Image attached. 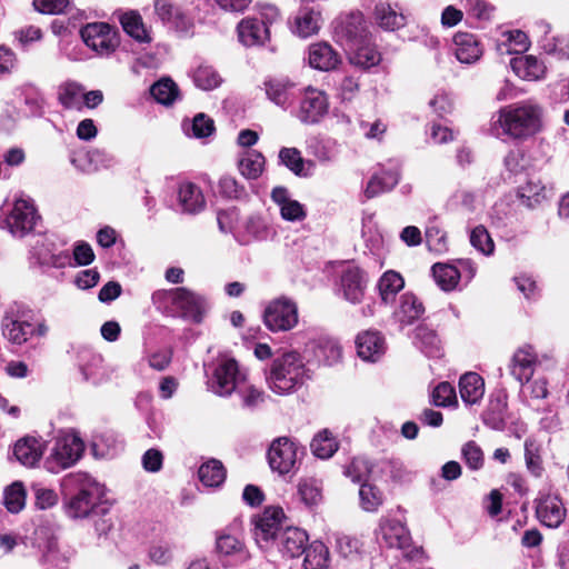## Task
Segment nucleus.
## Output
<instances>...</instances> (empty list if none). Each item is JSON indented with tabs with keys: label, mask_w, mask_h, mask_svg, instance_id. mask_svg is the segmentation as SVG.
<instances>
[{
	"label": "nucleus",
	"mask_w": 569,
	"mask_h": 569,
	"mask_svg": "<svg viewBox=\"0 0 569 569\" xmlns=\"http://www.w3.org/2000/svg\"><path fill=\"white\" fill-rule=\"evenodd\" d=\"M498 122L509 137L527 139L541 130L542 109L531 103L510 104L500 109Z\"/></svg>",
	"instance_id": "nucleus-1"
},
{
	"label": "nucleus",
	"mask_w": 569,
	"mask_h": 569,
	"mask_svg": "<svg viewBox=\"0 0 569 569\" xmlns=\"http://www.w3.org/2000/svg\"><path fill=\"white\" fill-rule=\"evenodd\" d=\"M309 378L302 357L296 352H287L277 358L267 376L269 388L278 393L286 395L305 383Z\"/></svg>",
	"instance_id": "nucleus-2"
},
{
	"label": "nucleus",
	"mask_w": 569,
	"mask_h": 569,
	"mask_svg": "<svg viewBox=\"0 0 569 569\" xmlns=\"http://www.w3.org/2000/svg\"><path fill=\"white\" fill-rule=\"evenodd\" d=\"M79 487L66 503V511L70 518L78 519L96 512L104 490L101 485L87 475L78 473L70 478Z\"/></svg>",
	"instance_id": "nucleus-3"
},
{
	"label": "nucleus",
	"mask_w": 569,
	"mask_h": 569,
	"mask_svg": "<svg viewBox=\"0 0 569 569\" xmlns=\"http://www.w3.org/2000/svg\"><path fill=\"white\" fill-rule=\"evenodd\" d=\"M152 301L159 307L172 305L176 309L181 311L182 316L190 317L194 320H199L206 306L203 297L183 287L170 290H158L153 292Z\"/></svg>",
	"instance_id": "nucleus-4"
},
{
	"label": "nucleus",
	"mask_w": 569,
	"mask_h": 569,
	"mask_svg": "<svg viewBox=\"0 0 569 569\" xmlns=\"http://www.w3.org/2000/svg\"><path fill=\"white\" fill-rule=\"evenodd\" d=\"M84 451L83 441L74 433H66L58 437L51 453L46 460V468L52 472L67 469L74 465Z\"/></svg>",
	"instance_id": "nucleus-5"
},
{
	"label": "nucleus",
	"mask_w": 569,
	"mask_h": 569,
	"mask_svg": "<svg viewBox=\"0 0 569 569\" xmlns=\"http://www.w3.org/2000/svg\"><path fill=\"white\" fill-rule=\"evenodd\" d=\"M380 533L385 543L401 550L405 558L417 561L423 558V549L411 545L409 531L400 521L388 520L381 523Z\"/></svg>",
	"instance_id": "nucleus-6"
},
{
	"label": "nucleus",
	"mask_w": 569,
	"mask_h": 569,
	"mask_svg": "<svg viewBox=\"0 0 569 569\" xmlns=\"http://www.w3.org/2000/svg\"><path fill=\"white\" fill-rule=\"evenodd\" d=\"M263 322L271 331H288L298 323V309L287 298L271 301L264 309Z\"/></svg>",
	"instance_id": "nucleus-7"
},
{
	"label": "nucleus",
	"mask_w": 569,
	"mask_h": 569,
	"mask_svg": "<svg viewBox=\"0 0 569 569\" xmlns=\"http://www.w3.org/2000/svg\"><path fill=\"white\" fill-rule=\"evenodd\" d=\"M40 217L31 200L19 198L6 219L9 231L16 237H24L31 232Z\"/></svg>",
	"instance_id": "nucleus-8"
},
{
	"label": "nucleus",
	"mask_w": 569,
	"mask_h": 569,
	"mask_svg": "<svg viewBox=\"0 0 569 569\" xmlns=\"http://www.w3.org/2000/svg\"><path fill=\"white\" fill-rule=\"evenodd\" d=\"M80 34L84 43L99 53H108L117 46L116 32L106 22L88 23Z\"/></svg>",
	"instance_id": "nucleus-9"
},
{
	"label": "nucleus",
	"mask_w": 569,
	"mask_h": 569,
	"mask_svg": "<svg viewBox=\"0 0 569 569\" xmlns=\"http://www.w3.org/2000/svg\"><path fill=\"white\" fill-rule=\"evenodd\" d=\"M536 517L548 528H558L566 519L567 510L558 495H542L536 499Z\"/></svg>",
	"instance_id": "nucleus-10"
},
{
	"label": "nucleus",
	"mask_w": 569,
	"mask_h": 569,
	"mask_svg": "<svg viewBox=\"0 0 569 569\" xmlns=\"http://www.w3.org/2000/svg\"><path fill=\"white\" fill-rule=\"evenodd\" d=\"M268 460L271 469L280 475L290 472L297 461L296 443L287 437L273 440L268 451Z\"/></svg>",
	"instance_id": "nucleus-11"
},
{
	"label": "nucleus",
	"mask_w": 569,
	"mask_h": 569,
	"mask_svg": "<svg viewBox=\"0 0 569 569\" xmlns=\"http://www.w3.org/2000/svg\"><path fill=\"white\" fill-rule=\"evenodd\" d=\"M213 392L221 397L230 396L246 381L244 376L239 371L238 363L229 359L220 363L214 370Z\"/></svg>",
	"instance_id": "nucleus-12"
},
{
	"label": "nucleus",
	"mask_w": 569,
	"mask_h": 569,
	"mask_svg": "<svg viewBox=\"0 0 569 569\" xmlns=\"http://www.w3.org/2000/svg\"><path fill=\"white\" fill-rule=\"evenodd\" d=\"M483 423L490 429L502 431L506 428L508 413V393L505 389L495 390L489 398L487 408L481 415Z\"/></svg>",
	"instance_id": "nucleus-13"
},
{
	"label": "nucleus",
	"mask_w": 569,
	"mask_h": 569,
	"mask_svg": "<svg viewBox=\"0 0 569 569\" xmlns=\"http://www.w3.org/2000/svg\"><path fill=\"white\" fill-rule=\"evenodd\" d=\"M337 36L345 40L348 49H352L367 40V27L361 12L345 16L336 27Z\"/></svg>",
	"instance_id": "nucleus-14"
},
{
	"label": "nucleus",
	"mask_w": 569,
	"mask_h": 569,
	"mask_svg": "<svg viewBox=\"0 0 569 569\" xmlns=\"http://www.w3.org/2000/svg\"><path fill=\"white\" fill-rule=\"evenodd\" d=\"M368 279L366 273L356 266L347 267L340 277V289L345 299L351 303H360L365 296Z\"/></svg>",
	"instance_id": "nucleus-15"
},
{
	"label": "nucleus",
	"mask_w": 569,
	"mask_h": 569,
	"mask_svg": "<svg viewBox=\"0 0 569 569\" xmlns=\"http://www.w3.org/2000/svg\"><path fill=\"white\" fill-rule=\"evenodd\" d=\"M328 101L320 90L309 88L300 102L299 119L305 123H317L327 113Z\"/></svg>",
	"instance_id": "nucleus-16"
},
{
	"label": "nucleus",
	"mask_w": 569,
	"mask_h": 569,
	"mask_svg": "<svg viewBox=\"0 0 569 569\" xmlns=\"http://www.w3.org/2000/svg\"><path fill=\"white\" fill-rule=\"evenodd\" d=\"M284 515L279 507H268L257 518L254 538L258 543H268L276 539Z\"/></svg>",
	"instance_id": "nucleus-17"
},
{
	"label": "nucleus",
	"mask_w": 569,
	"mask_h": 569,
	"mask_svg": "<svg viewBox=\"0 0 569 569\" xmlns=\"http://www.w3.org/2000/svg\"><path fill=\"white\" fill-rule=\"evenodd\" d=\"M214 553L219 559L234 557L247 561L250 558L243 541L228 529L216 532Z\"/></svg>",
	"instance_id": "nucleus-18"
},
{
	"label": "nucleus",
	"mask_w": 569,
	"mask_h": 569,
	"mask_svg": "<svg viewBox=\"0 0 569 569\" xmlns=\"http://www.w3.org/2000/svg\"><path fill=\"white\" fill-rule=\"evenodd\" d=\"M511 375L521 383L529 382L538 362L537 353L531 346L519 348L512 357Z\"/></svg>",
	"instance_id": "nucleus-19"
},
{
	"label": "nucleus",
	"mask_w": 569,
	"mask_h": 569,
	"mask_svg": "<svg viewBox=\"0 0 569 569\" xmlns=\"http://www.w3.org/2000/svg\"><path fill=\"white\" fill-rule=\"evenodd\" d=\"M358 356L366 361H377L386 350L385 339L378 331H365L356 339Z\"/></svg>",
	"instance_id": "nucleus-20"
},
{
	"label": "nucleus",
	"mask_w": 569,
	"mask_h": 569,
	"mask_svg": "<svg viewBox=\"0 0 569 569\" xmlns=\"http://www.w3.org/2000/svg\"><path fill=\"white\" fill-rule=\"evenodd\" d=\"M237 31L239 41L247 47L262 44L269 38L268 27L256 18L242 19Z\"/></svg>",
	"instance_id": "nucleus-21"
},
{
	"label": "nucleus",
	"mask_w": 569,
	"mask_h": 569,
	"mask_svg": "<svg viewBox=\"0 0 569 569\" xmlns=\"http://www.w3.org/2000/svg\"><path fill=\"white\" fill-rule=\"evenodd\" d=\"M308 61L310 67L315 69L329 71L338 66L340 59L330 44L318 42L309 47Z\"/></svg>",
	"instance_id": "nucleus-22"
},
{
	"label": "nucleus",
	"mask_w": 569,
	"mask_h": 569,
	"mask_svg": "<svg viewBox=\"0 0 569 569\" xmlns=\"http://www.w3.org/2000/svg\"><path fill=\"white\" fill-rule=\"evenodd\" d=\"M510 67L518 77L525 80H538L546 73V66L535 56L512 58Z\"/></svg>",
	"instance_id": "nucleus-23"
},
{
	"label": "nucleus",
	"mask_w": 569,
	"mask_h": 569,
	"mask_svg": "<svg viewBox=\"0 0 569 569\" xmlns=\"http://www.w3.org/2000/svg\"><path fill=\"white\" fill-rule=\"evenodd\" d=\"M17 460L26 467H33L43 455L42 443L32 437L18 440L13 448Z\"/></svg>",
	"instance_id": "nucleus-24"
},
{
	"label": "nucleus",
	"mask_w": 569,
	"mask_h": 569,
	"mask_svg": "<svg viewBox=\"0 0 569 569\" xmlns=\"http://www.w3.org/2000/svg\"><path fill=\"white\" fill-rule=\"evenodd\" d=\"M308 542V535L305 530L289 527L280 533L281 551L291 558L305 552Z\"/></svg>",
	"instance_id": "nucleus-25"
},
{
	"label": "nucleus",
	"mask_w": 569,
	"mask_h": 569,
	"mask_svg": "<svg viewBox=\"0 0 569 569\" xmlns=\"http://www.w3.org/2000/svg\"><path fill=\"white\" fill-rule=\"evenodd\" d=\"M425 313L422 302L413 293H405L400 298V303L395 312L396 318L402 326L412 325Z\"/></svg>",
	"instance_id": "nucleus-26"
},
{
	"label": "nucleus",
	"mask_w": 569,
	"mask_h": 569,
	"mask_svg": "<svg viewBox=\"0 0 569 569\" xmlns=\"http://www.w3.org/2000/svg\"><path fill=\"white\" fill-rule=\"evenodd\" d=\"M321 13L312 8H302L295 18L293 31L301 38H308L320 30Z\"/></svg>",
	"instance_id": "nucleus-27"
},
{
	"label": "nucleus",
	"mask_w": 569,
	"mask_h": 569,
	"mask_svg": "<svg viewBox=\"0 0 569 569\" xmlns=\"http://www.w3.org/2000/svg\"><path fill=\"white\" fill-rule=\"evenodd\" d=\"M179 202L184 212L197 213L204 207V197L198 186L191 182L182 183L179 188Z\"/></svg>",
	"instance_id": "nucleus-28"
},
{
	"label": "nucleus",
	"mask_w": 569,
	"mask_h": 569,
	"mask_svg": "<svg viewBox=\"0 0 569 569\" xmlns=\"http://www.w3.org/2000/svg\"><path fill=\"white\" fill-rule=\"evenodd\" d=\"M376 23L388 31L400 29L406 24V17L397 12L389 3H379L373 12Z\"/></svg>",
	"instance_id": "nucleus-29"
},
{
	"label": "nucleus",
	"mask_w": 569,
	"mask_h": 569,
	"mask_svg": "<svg viewBox=\"0 0 569 569\" xmlns=\"http://www.w3.org/2000/svg\"><path fill=\"white\" fill-rule=\"evenodd\" d=\"M34 328L27 321L6 317L2 320V335L12 343L22 345L34 333Z\"/></svg>",
	"instance_id": "nucleus-30"
},
{
	"label": "nucleus",
	"mask_w": 569,
	"mask_h": 569,
	"mask_svg": "<svg viewBox=\"0 0 569 569\" xmlns=\"http://www.w3.org/2000/svg\"><path fill=\"white\" fill-rule=\"evenodd\" d=\"M405 287L402 276L393 270H388L382 273L378 281V290L381 300L385 303L392 302L399 291Z\"/></svg>",
	"instance_id": "nucleus-31"
},
{
	"label": "nucleus",
	"mask_w": 569,
	"mask_h": 569,
	"mask_svg": "<svg viewBox=\"0 0 569 569\" xmlns=\"http://www.w3.org/2000/svg\"><path fill=\"white\" fill-rule=\"evenodd\" d=\"M523 446L527 470L532 477L540 478L545 471L541 446L533 438H527Z\"/></svg>",
	"instance_id": "nucleus-32"
},
{
	"label": "nucleus",
	"mask_w": 569,
	"mask_h": 569,
	"mask_svg": "<svg viewBox=\"0 0 569 569\" xmlns=\"http://www.w3.org/2000/svg\"><path fill=\"white\" fill-rule=\"evenodd\" d=\"M154 10L162 22L176 28H186L187 18L181 9L168 0H159L154 3Z\"/></svg>",
	"instance_id": "nucleus-33"
},
{
	"label": "nucleus",
	"mask_w": 569,
	"mask_h": 569,
	"mask_svg": "<svg viewBox=\"0 0 569 569\" xmlns=\"http://www.w3.org/2000/svg\"><path fill=\"white\" fill-rule=\"evenodd\" d=\"M83 87L77 82H66L59 87L58 100L66 109L81 111Z\"/></svg>",
	"instance_id": "nucleus-34"
},
{
	"label": "nucleus",
	"mask_w": 569,
	"mask_h": 569,
	"mask_svg": "<svg viewBox=\"0 0 569 569\" xmlns=\"http://www.w3.org/2000/svg\"><path fill=\"white\" fill-rule=\"evenodd\" d=\"M305 569H328L329 567V550L320 541H313L305 550Z\"/></svg>",
	"instance_id": "nucleus-35"
},
{
	"label": "nucleus",
	"mask_w": 569,
	"mask_h": 569,
	"mask_svg": "<svg viewBox=\"0 0 569 569\" xmlns=\"http://www.w3.org/2000/svg\"><path fill=\"white\" fill-rule=\"evenodd\" d=\"M467 11L470 24L479 27L492 19L496 8L486 0H467Z\"/></svg>",
	"instance_id": "nucleus-36"
},
{
	"label": "nucleus",
	"mask_w": 569,
	"mask_h": 569,
	"mask_svg": "<svg viewBox=\"0 0 569 569\" xmlns=\"http://www.w3.org/2000/svg\"><path fill=\"white\" fill-rule=\"evenodd\" d=\"M198 475L204 486L219 487L226 479V469L221 461L211 459L200 466Z\"/></svg>",
	"instance_id": "nucleus-37"
},
{
	"label": "nucleus",
	"mask_w": 569,
	"mask_h": 569,
	"mask_svg": "<svg viewBox=\"0 0 569 569\" xmlns=\"http://www.w3.org/2000/svg\"><path fill=\"white\" fill-rule=\"evenodd\" d=\"M123 30L139 42H149L150 37L146 30L141 16L136 11H128L120 16Z\"/></svg>",
	"instance_id": "nucleus-38"
},
{
	"label": "nucleus",
	"mask_w": 569,
	"mask_h": 569,
	"mask_svg": "<svg viewBox=\"0 0 569 569\" xmlns=\"http://www.w3.org/2000/svg\"><path fill=\"white\" fill-rule=\"evenodd\" d=\"M349 50L352 52L350 56L351 63L365 69L377 66L381 60V56L377 49L366 43V41Z\"/></svg>",
	"instance_id": "nucleus-39"
},
{
	"label": "nucleus",
	"mask_w": 569,
	"mask_h": 569,
	"mask_svg": "<svg viewBox=\"0 0 569 569\" xmlns=\"http://www.w3.org/2000/svg\"><path fill=\"white\" fill-rule=\"evenodd\" d=\"M432 276L443 291H450L458 284L460 271L452 264L436 263L432 267Z\"/></svg>",
	"instance_id": "nucleus-40"
},
{
	"label": "nucleus",
	"mask_w": 569,
	"mask_h": 569,
	"mask_svg": "<svg viewBox=\"0 0 569 569\" xmlns=\"http://www.w3.org/2000/svg\"><path fill=\"white\" fill-rule=\"evenodd\" d=\"M486 392L485 379L477 372H465V403H479Z\"/></svg>",
	"instance_id": "nucleus-41"
},
{
	"label": "nucleus",
	"mask_w": 569,
	"mask_h": 569,
	"mask_svg": "<svg viewBox=\"0 0 569 569\" xmlns=\"http://www.w3.org/2000/svg\"><path fill=\"white\" fill-rule=\"evenodd\" d=\"M264 168V157L254 150L247 151L239 161V170L247 179H257Z\"/></svg>",
	"instance_id": "nucleus-42"
},
{
	"label": "nucleus",
	"mask_w": 569,
	"mask_h": 569,
	"mask_svg": "<svg viewBox=\"0 0 569 569\" xmlns=\"http://www.w3.org/2000/svg\"><path fill=\"white\" fill-rule=\"evenodd\" d=\"M310 446L315 456L321 459L330 458L338 450V442L328 430L317 433Z\"/></svg>",
	"instance_id": "nucleus-43"
},
{
	"label": "nucleus",
	"mask_w": 569,
	"mask_h": 569,
	"mask_svg": "<svg viewBox=\"0 0 569 569\" xmlns=\"http://www.w3.org/2000/svg\"><path fill=\"white\" fill-rule=\"evenodd\" d=\"M298 495L308 507H317L322 501L321 483L316 479H303L298 485Z\"/></svg>",
	"instance_id": "nucleus-44"
},
{
	"label": "nucleus",
	"mask_w": 569,
	"mask_h": 569,
	"mask_svg": "<svg viewBox=\"0 0 569 569\" xmlns=\"http://www.w3.org/2000/svg\"><path fill=\"white\" fill-rule=\"evenodd\" d=\"M266 93L276 104L286 107L290 101L292 83L284 80L271 79L266 81Z\"/></svg>",
	"instance_id": "nucleus-45"
},
{
	"label": "nucleus",
	"mask_w": 569,
	"mask_h": 569,
	"mask_svg": "<svg viewBox=\"0 0 569 569\" xmlns=\"http://www.w3.org/2000/svg\"><path fill=\"white\" fill-rule=\"evenodd\" d=\"M398 183V174L396 172H383L373 176L365 190L367 198H373L382 192L391 190Z\"/></svg>",
	"instance_id": "nucleus-46"
},
{
	"label": "nucleus",
	"mask_w": 569,
	"mask_h": 569,
	"mask_svg": "<svg viewBox=\"0 0 569 569\" xmlns=\"http://www.w3.org/2000/svg\"><path fill=\"white\" fill-rule=\"evenodd\" d=\"M361 508L365 511L373 512L383 503L382 491L372 483L363 482L359 490Z\"/></svg>",
	"instance_id": "nucleus-47"
},
{
	"label": "nucleus",
	"mask_w": 569,
	"mask_h": 569,
	"mask_svg": "<svg viewBox=\"0 0 569 569\" xmlns=\"http://www.w3.org/2000/svg\"><path fill=\"white\" fill-rule=\"evenodd\" d=\"M316 355L319 360L328 366L339 362L342 358V348L340 343L332 338L321 339L317 346Z\"/></svg>",
	"instance_id": "nucleus-48"
},
{
	"label": "nucleus",
	"mask_w": 569,
	"mask_h": 569,
	"mask_svg": "<svg viewBox=\"0 0 569 569\" xmlns=\"http://www.w3.org/2000/svg\"><path fill=\"white\" fill-rule=\"evenodd\" d=\"M151 96L162 104H171L178 97V87L169 78H163L150 87Z\"/></svg>",
	"instance_id": "nucleus-49"
},
{
	"label": "nucleus",
	"mask_w": 569,
	"mask_h": 569,
	"mask_svg": "<svg viewBox=\"0 0 569 569\" xmlns=\"http://www.w3.org/2000/svg\"><path fill=\"white\" fill-rule=\"evenodd\" d=\"M241 398V406L244 409L254 410L266 401V393L263 390L258 389L256 386L247 383L246 381L237 390Z\"/></svg>",
	"instance_id": "nucleus-50"
},
{
	"label": "nucleus",
	"mask_w": 569,
	"mask_h": 569,
	"mask_svg": "<svg viewBox=\"0 0 569 569\" xmlns=\"http://www.w3.org/2000/svg\"><path fill=\"white\" fill-rule=\"evenodd\" d=\"M279 160L295 174L302 177L308 176V172L305 171V159L297 148H282L279 151Z\"/></svg>",
	"instance_id": "nucleus-51"
},
{
	"label": "nucleus",
	"mask_w": 569,
	"mask_h": 569,
	"mask_svg": "<svg viewBox=\"0 0 569 569\" xmlns=\"http://www.w3.org/2000/svg\"><path fill=\"white\" fill-rule=\"evenodd\" d=\"M372 472V465L365 458H353L350 463L345 467L343 475L352 482H362L368 479Z\"/></svg>",
	"instance_id": "nucleus-52"
},
{
	"label": "nucleus",
	"mask_w": 569,
	"mask_h": 569,
	"mask_svg": "<svg viewBox=\"0 0 569 569\" xmlns=\"http://www.w3.org/2000/svg\"><path fill=\"white\" fill-rule=\"evenodd\" d=\"M3 502L8 511L17 513L22 510L26 502V492L22 483L14 482L4 490Z\"/></svg>",
	"instance_id": "nucleus-53"
},
{
	"label": "nucleus",
	"mask_w": 569,
	"mask_h": 569,
	"mask_svg": "<svg viewBox=\"0 0 569 569\" xmlns=\"http://www.w3.org/2000/svg\"><path fill=\"white\" fill-rule=\"evenodd\" d=\"M470 243L479 252L488 256L493 252L495 243L483 226L473 228L470 232Z\"/></svg>",
	"instance_id": "nucleus-54"
},
{
	"label": "nucleus",
	"mask_w": 569,
	"mask_h": 569,
	"mask_svg": "<svg viewBox=\"0 0 569 569\" xmlns=\"http://www.w3.org/2000/svg\"><path fill=\"white\" fill-rule=\"evenodd\" d=\"M432 403L437 407L458 406V399L453 387L449 382L439 383L431 395Z\"/></svg>",
	"instance_id": "nucleus-55"
},
{
	"label": "nucleus",
	"mask_w": 569,
	"mask_h": 569,
	"mask_svg": "<svg viewBox=\"0 0 569 569\" xmlns=\"http://www.w3.org/2000/svg\"><path fill=\"white\" fill-rule=\"evenodd\" d=\"M193 79L197 87L203 90H212L221 82V78L218 72L212 67L208 66L199 67L194 71Z\"/></svg>",
	"instance_id": "nucleus-56"
},
{
	"label": "nucleus",
	"mask_w": 569,
	"mask_h": 569,
	"mask_svg": "<svg viewBox=\"0 0 569 569\" xmlns=\"http://www.w3.org/2000/svg\"><path fill=\"white\" fill-rule=\"evenodd\" d=\"M507 38V42L503 46L507 47L508 53H522L529 48V38L521 30H511L503 33Z\"/></svg>",
	"instance_id": "nucleus-57"
},
{
	"label": "nucleus",
	"mask_w": 569,
	"mask_h": 569,
	"mask_svg": "<svg viewBox=\"0 0 569 569\" xmlns=\"http://www.w3.org/2000/svg\"><path fill=\"white\" fill-rule=\"evenodd\" d=\"M483 44L472 33L465 32V64L475 63L483 54Z\"/></svg>",
	"instance_id": "nucleus-58"
},
{
	"label": "nucleus",
	"mask_w": 569,
	"mask_h": 569,
	"mask_svg": "<svg viewBox=\"0 0 569 569\" xmlns=\"http://www.w3.org/2000/svg\"><path fill=\"white\" fill-rule=\"evenodd\" d=\"M192 133L196 138H207L214 131V122L204 113H198L192 120Z\"/></svg>",
	"instance_id": "nucleus-59"
},
{
	"label": "nucleus",
	"mask_w": 569,
	"mask_h": 569,
	"mask_svg": "<svg viewBox=\"0 0 569 569\" xmlns=\"http://www.w3.org/2000/svg\"><path fill=\"white\" fill-rule=\"evenodd\" d=\"M465 461L472 470H478L483 466V452L475 441L465 445Z\"/></svg>",
	"instance_id": "nucleus-60"
},
{
	"label": "nucleus",
	"mask_w": 569,
	"mask_h": 569,
	"mask_svg": "<svg viewBox=\"0 0 569 569\" xmlns=\"http://www.w3.org/2000/svg\"><path fill=\"white\" fill-rule=\"evenodd\" d=\"M416 339L420 340L428 355L433 356L438 351V338L433 331L419 327L416 329Z\"/></svg>",
	"instance_id": "nucleus-61"
},
{
	"label": "nucleus",
	"mask_w": 569,
	"mask_h": 569,
	"mask_svg": "<svg viewBox=\"0 0 569 569\" xmlns=\"http://www.w3.org/2000/svg\"><path fill=\"white\" fill-rule=\"evenodd\" d=\"M336 547L338 552L347 558L358 553L360 542L353 537L342 535L337 537Z\"/></svg>",
	"instance_id": "nucleus-62"
},
{
	"label": "nucleus",
	"mask_w": 569,
	"mask_h": 569,
	"mask_svg": "<svg viewBox=\"0 0 569 569\" xmlns=\"http://www.w3.org/2000/svg\"><path fill=\"white\" fill-rule=\"evenodd\" d=\"M70 0H34L36 8L42 13L59 14L69 6Z\"/></svg>",
	"instance_id": "nucleus-63"
},
{
	"label": "nucleus",
	"mask_w": 569,
	"mask_h": 569,
	"mask_svg": "<svg viewBox=\"0 0 569 569\" xmlns=\"http://www.w3.org/2000/svg\"><path fill=\"white\" fill-rule=\"evenodd\" d=\"M280 211L281 217L289 221L301 220L306 216L302 204L296 200L286 202Z\"/></svg>",
	"instance_id": "nucleus-64"
}]
</instances>
